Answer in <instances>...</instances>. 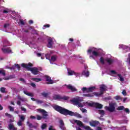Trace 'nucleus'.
Instances as JSON below:
<instances>
[{
	"mask_svg": "<svg viewBox=\"0 0 130 130\" xmlns=\"http://www.w3.org/2000/svg\"><path fill=\"white\" fill-rule=\"evenodd\" d=\"M53 108L54 109V110L57 111V112H59V113H60V114H63V115H65L66 116L70 115V116H76L78 118H82V116L81 114L77 112H74L72 111H70L58 105L54 106Z\"/></svg>",
	"mask_w": 130,
	"mask_h": 130,
	"instance_id": "1",
	"label": "nucleus"
},
{
	"mask_svg": "<svg viewBox=\"0 0 130 130\" xmlns=\"http://www.w3.org/2000/svg\"><path fill=\"white\" fill-rule=\"evenodd\" d=\"M22 68H24V69H26L27 71H30L31 72L33 75H38V73H39V71H38V69L37 68H31L33 67V64L31 62H29L27 64L25 63H22L21 64Z\"/></svg>",
	"mask_w": 130,
	"mask_h": 130,
	"instance_id": "2",
	"label": "nucleus"
},
{
	"mask_svg": "<svg viewBox=\"0 0 130 130\" xmlns=\"http://www.w3.org/2000/svg\"><path fill=\"white\" fill-rule=\"evenodd\" d=\"M115 106H116V103H111L109 104V107H105V109L109 112H114L115 111Z\"/></svg>",
	"mask_w": 130,
	"mask_h": 130,
	"instance_id": "3",
	"label": "nucleus"
},
{
	"mask_svg": "<svg viewBox=\"0 0 130 130\" xmlns=\"http://www.w3.org/2000/svg\"><path fill=\"white\" fill-rule=\"evenodd\" d=\"M82 101H83L82 99H80V98H78V99H75L71 100V102H73V103H75L76 105H78V107H84V105L81 104Z\"/></svg>",
	"mask_w": 130,
	"mask_h": 130,
	"instance_id": "4",
	"label": "nucleus"
},
{
	"mask_svg": "<svg viewBox=\"0 0 130 130\" xmlns=\"http://www.w3.org/2000/svg\"><path fill=\"white\" fill-rule=\"evenodd\" d=\"M74 122H75V123H77V125H79V126H83L84 128L86 130H93V129L91 128V127L89 126H84L83 122H82V121L80 120H75L74 121Z\"/></svg>",
	"mask_w": 130,
	"mask_h": 130,
	"instance_id": "5",
	"label": "nucleus"
},
{
	"mask_svg": "<svg viewBox=\"0 0 130 130\" xmlns=\"http://www.w3.org/2000/svg\"><path fill=\"white\" fill-rule=\"evenodd\" d=\"M88 106H90V107H95V108H98L99 109H102V108H103V105L98 103H89L88 104Z\"/></svg>",
	"mask_w": 130,
	"mask_h": 130,
	"instance_id": "6",
	"label": "nucleus"
},
{
	"mask_svg": "<svg viewBox=\"0 0 130 130\" xmlns=\"http://www.w3.org/2000/svg\"><path fill=\"white\" fill-rule=\"evenodd\" d=\"M53 99L54 100H69V97L67 96H62L59 94H55L53 96Z\"/></svg>",
	"mask_w": 130,
	"mask_h": 130,
	"instance_id": "7",
	"label": "nucleus"
},
{
	"mask_svg": "<svg viewBox=\"0 0 130 130\" xmlns=\"http://www.w3.org/2000/svg\"><path fill=\"white\" fill-rule=\"evenodd\" d=\"M38 111L41 112V114L42 115V117H43V119H47L48 113L46 111L42 109H39Z\"/></svg>",
	"mask_w": 130,
	"mask_h": 130,
	"instance_id": "8",
	"label": "nucleus"
},
{
	"mask_svg": "<svg viewBox=\"0 0 130 130\" xmlns=\"http://www.w3.org/2000/svg\"><path fill=\"white\" fill-rule=\"evenodd\" d=\"M68 73L69 76H73V75H74V76L76 77H79L80 75L79 73H77L74 71L71 70V69H68Z\"/></svg>",
	"mask_w": 130,
	"mask_h": 130,
	"instance_id": "9",
	"label": "nucleus"
},
{
	"mask_svg": "<svg viewBox=\"0 0 130 130\" xmlns=\"http://www.w3.org/2000/svg\"><path fill=\"white\" fill-rule=\"evenodd\" d=\"M67 88L69 90H71V92H77L78 89L75 86H73L71 84H69L67 85Z\"/></svg>",
	"mask_w": 130,
	"mask_h": 130,
	"instance_id": "10",
	"label": "nucleus"
},
{
	"mask_svg": "<svg viewBox=\"0 0 130 130\" xmlns=\"http://www.w3.org/2000/svg\"><path fill=\"white\" fill-rule=\"evenodd\" d=\"M107 87L106 85L104 84H102L100 86V92L101 94H104V92L106 91H107Z\"/></svg>",
	"mask_w": 130,
	"mask_h": 130,
	"instance_id": "11",
	"label": "nucleus"
},
{
	"mask_svg": "<svg viewBox=\"0 0 130 130\" xmlns=\"http://www.w3.org/2000/svg\"><path fill=\"white\" fill-rule=\"evenodd\" d=\"M26 124L27 126L29 127L30 128H37L38 127V123H36V125H33V124L30 123L29 121L26 122Z\"/></svg>",
	"mask_w": 130,
	"mask_h": 130,
	"instance_id": "12",
	"label": "nucleus"
},
{
	"mask_svg": "<svg viewBox=\"0 0 130 130\" xmlns=\"http://www.w3.org/2000/svg\"><path fill=\"white\" fill-rule=\"evenodd\" d=\"M45 78L46 79V82H47V84H48V85L53 84V80L51 79V78H50V77L47 75H45Z\"/></svg>",
	"mask_w": 130,
	"mask_h": 130,
	"instance_id": "13",
	"label": "nucleus"
},
{
	"mask_svg": "<svg viewBox=\"0 0 130 130\" xmlns=\"http://www.w3.org/2000/svg\"><path fill=\"white\" fill-rule=\"evenodd\" d=\"M52 44H53V42L52 41V39L50 38L48 40L47 46L49 48H52Z\"/></svg>",
	"mask_w": 130,
	"mask_h": 130,
	"instance_id": "14",
	"label": "nucleus"
},
{
	"mask_svg": "<svg viewBox=\"0 0 130 130\" xmlns=\"http://www.w3.org/2000/svg\"><path fill=\"white\" fill-rule=\"evenodd\" d=\"M8 126V129L9 130H18V128L15 127L13 124L10 123L9 124Z\"/></svg>",
	"mask_w": 130,
	"mask_h": 130,
	"instance_id": "15",
	"label": "nucleus"
},
{
	"mask_svg": "<svg viewBox=\"0 0 130 130\" xmlns=\"http://www.w3.org/2000/svg\"><path fill=\"white\" fill-rule=\"evenodd\" d=\"M2 50L3 52V53H10V52H12V50L10 49V48H2Z\"/></svg>",
	"mask_w": 130,
	"mask_h": 130,
	"instance_id": "16",
	"label": "nucleus"
},
{
	"mask_svg": "<svg viewBox=\"0 0 130 130\" xmlns=\"http://www.w3.org/2000/svg\"><path fill=\"white\" fill-rule=\"evenodd\" d=\"M59 123L60 124L59 127L61 128V129H63V127H64V123L63 122V120H60L59 121Z\"/></svg>",
	"mask_w": 130,
	"mask_h": 130,
	"instance_id": "17",
	"label": "nucleus"
},
{
	"mask_svg": "<svg viewBox=\"0 0 130 130\" xmlns=\"http://www.w3.org/2000/svg\"><path fill=\"white\" fill-rule=\"evenodd\" d=\"M95 89H96V87H95V86L89 87L87 89V92L91 93V92H93V91H94Z\"/></svg>",
	"mask_w": 130,
	"mask_h": 130,
	"instance_id": "18",
	"label": "nucleus"
},
{
	"mask_svg": "<svg viewBox=\"0 0 130 130\" xmlns=\"http://www.w3.org/2000/svg\"><path fill=\"white\" fill-rule=\"evenodd\" d=\"M24 94L25 95H27V96H29V97H34V94L32 93L28 92V91H23Z\"/></svg>",
	"mask_w": 130,
	"mask_h": 130,
	"instance_id": "19",
	"label": "nucleus"
},
{
	"mask_svg": "<svg viewBox=\"0 0 130 130\" xmlns=\"http://www.w3.org/2000/svg\"><path fill=\"white\" fill-rule=\"evenodd\" d=\"M98 123H99V121H92V122H91L90 123V125L91 126H96L97 125V124H98Z\"/></svg>",
	"mask_w": 130,
	"mask_h": 130,
	"instance_id": "20",
	"label": "nucleus"
},
{
	"mask_svg": "<svg viewBox=\"0 0 130 130\" xmlns=\"http://www.w3.org/2000/svg\"><path fill=\"white\" fill-rule=\"evenodd\" d=\"M84 97H94V93H85L83 94Z\"/></svg>",
	"mask_w": 130,
	"mask_h": 130,
	"instance_id": "21",
	"label": "nucleus"
},
{
	"mask_svg": "<svg viewBox=\"0 0 130 130\" xmlns=\"http://www.w3.org/2000/svg\"><path fill=\"white\" fill-rule=\"evenodd\" d=\"M82 74L83 76H85V77H89V71H83Z\"/></svg>",
	"mask_w": 130,
	"mask_h": 130,
	"instance_id": "22",
	"label": "nucleus"
},
{
	"mask_svg": "<svg viewBox=\"0 0 130 130\" xmlns=\"http://www.w3.org/2000/svg\"><path fill=\"white\" fill-rule=\"evenodd\" d=\"M56 58H57V56L56 55H53L51 57L50 61H55V60H56Z\"/></svg>",
	"mask_w": 130,
	"mask_h": 130,
	"instance_id": "23",
	"label": "nucleus"
},
{
	"mask_svg": "<svg viewBox=\"0 0 130 130\" xmlns=\"http://www.w3.org/2000/svg\"><path fill=\"white\" fill-rule=\"evenodd\" d=\"M32 81H34V82H37V83H38V82H41L42 81V79L41 78H31Z\"/></svg>",
	"mask_w": 130,
	"mask_h": 130,
	"instance_id": "24",
	"label": "nucleus"
},
{
	"mask_svg": "<svg viewBox=\"0 0 130 130\" xmlns=\"http://www.w3.org/2000/svg\"><path fill=\"white\" fill-rule=\"evenodd\" d=\"M14 78H15V76L11 75L10 76H8V77L4 78V79L6 81H8V80H10V79H14Z\"/></svg>",
	"mask_w": 130,
	"mask_h": 130,
	"instance_id": "25",
	"label": "nucleus"
},
{
	"mask_svg": "<svg viewBox=\"0 0 130 130\" xmlns=\"http://www.w3.org/2000/svg\"><path fill=\"white\" fill-rule=\"evenodd\" d=\"M99 113L101 114L102 116H103L105 114V112L103 110H99Z\"/></svg>",
	"mask_w": 130,
	"mask_h": 130,
	"instance_id": "26",
	"label": "nucleus"
},
{
	"mask_svg": "<svg viewBox=\"0 0 130 130\" xmlns=\"http://www.w3.org/2000/svg\"><path fill=\"white\" fill-rule=\"evenodd\" d=\"M92 55H94V56H99V53H98V52L96 51H93L92 52Z\"/></svg>",
	"mask_w": 130,
	"mask_h": 130,
	"instance_id": "27",
	"label": "nucleus"
},
{
	"mask_svg": "<svg viewBox=\"0 0 130 130\" xmlns=\"http://www.w3.org/2000/svg\"><path fill=\"white\" fill-rule=\"evenodd\" d=\"M7 69H9V70H11V71H15L16 70V67L15 64H14V66H13L12 67H8Z\"/></svg>",
	"mask_w": 130,
	"mask_h": 130,
	"instance_id": "28",
	"label": "nucleus"
},
{
	"mask_svg": "<svg viewBox=\"0 0 130 130\" xmlns=\"http://www.w3.org/2000/svg\"><path fill=\"white\" fill-rule=\"evenodd\" d=\"M106 60L109 64H112V62H113L112 59H106Z\"/></svg>",
	"mask_w": 130,
	"mask_h": 130,
	"instance_id": "29",
	"label": "nucleus"
},
{
	"mask_svg": "<svg viewBox=\"0 0 130 130\" xmlns=\"http://www.w3.org/2000/svg\"><path fill=\"white\" fill-rule=\"evenodd\" d=\"M118 77H119V79H120V82H124V79L122 77H121V74H117Z\"/></svg>",
	"mask_w": 130,
	"mask_h": 130,
	"instance_id": "30",
	"label": "nucleus"
},
{
	"mask_svg": "<svg viewBox=\"0 0 130 130\" xmlns=\"http://www.w3.org/2000/svg\"><path fill=\"white\" fill-rule=\"evenodd\" d=\"M36 116L37 120H41L42 119H43V117L39 115H37Z\"/></svg>",
	"mask_w": 130,
	"mask_h": 130,
	"instance_id": "31",
	"label": "nucleus"
},
{
	"mask_svg": "<svg viewBox=\"0 0 130 130\" xmlns=\"http://www.w3.org/2000/svg\"><path fill=\"white\" fill-rule=\"evenodd\" d=\"M100 61L102 64H105V62H104V59L103 58V57H101L100 58Z\"/></svg>",
	"mask_w": 130,
	"mask_h": 130,
	"instance_id": "32",
	"label": "nucleus"
},
{
	"mask_svg": "<svg viewBox=\"0 0 130 130\" xmlns=\"http://www.w3.org/2000/svg\"><path fill=\"white\" fill-rule=\"evenodd\" d=\"M0 91L2 93H6V88L5 87H1L0 88Z\"/></svg>",
	"mask_w": 130,
	"mask_h": 130,
	"instance_id": "33",
	"label": "nucleus"
},
{
	"mask_svg": "<svg viewBox=\"0 0 130 130\" xmlns=\"http://www.w3.org/2000/svg\"><path fill=\"white\" fill-rule=\"evenodd\" d=\"M0 75L6 76V71L5 70H0Z\"/></svg>",
	"mask_w": 130,
	"mask_h": 130,
	"instance_id": "34",
	"label": "nucleus"
},
{
	"mask_svg": "<svg viewBox=\"0 0 130 130\" xmlns=\"http://www.w3.org/2000/svg\"><path fill=\"white\" fill-rule=\"evenodd\" d=\"M47 126V125H46V124L43 123L41 125V128H42V129H45V128H46Z\"/></svg>",
	"mask_w": 130,
	"mask_h": 130,
	"instance_id": "35",
	"label": "nucleus"
},
{
	"mask_svg": "<svg viewBox=\"0 0 130 130\" xmlns=\"http://www.w3.org/2000/svg\"><path fill=\"white\" fill-rule=\"evenodd\" d=\"M45 57L46 59H48V60H50V54H46L45 55Z\"/></svg>",
	"mask_w": 130,
	"mask_h": 130,
	"instance_id": "36",
	"label": "nucleus"
},
{
	"mask_svg": "<svg viewBox=\"0 0 130 130\" xmlns=\"http://www.w3.org/2000/svg\"><path fill=\"white\" fill-rule=\"evenodd\" d=\"M36 103H37V104H42V103H44V102L43 101L39 100H37Z\"/></svg>",
	"mask_w": 130,
	"mask_h": 130,
	"instance_id": "37",
	"label": "nucleus"
},
{
	"mask_svg": "<svg viewBox=\"0 0 130 130\" xmlns=\"http://www.w3.org/2000/svg\"><path fill=\"white\" fill-rule=\"evenodd\" d=\"M124 109V107L123 106H119L117 108V110L120 111V110H123Z\"/></svg>",
	"mask_w": 130,
	"mask_h": 130,
	"instance_id": "38",
	"label": "nucleus"
},
{
	"mask_svg": "<svg viewBox=\"0 0 130 130\" xmlns=\"http://www.w3.org/2000/svg\"><path fill=\"white\" fill-rule=\"evenodd\" d=\"M41 95L42 96H43V97H44L45 98H46V97H47V96H48V94L47 93H45V92L42 93Z\"/></svg>",
	"mask_w": 130,
	"mask_h": 130,
	"instance_id": "39",
	"label": "nucleus"
},
{
	"mask_svg": "<svg viewBox=\"0 0 130 130\" xmlns=\"http://www.w3.org/2000/svg\"><path fill=\"white\" fill-rule=\"evenodd\" d=\"M114 99L116 100H121V98L119 95H116L114 97Z\"/></svg>",
	"mask_w": 130,
	"mask_h": 130,
	"instance_id": "40",
	"label": "nucleus"
},
{
	"mask_svg": "<svg viewBox=\"0 0 130 130\" xmlns=\"http://www.w3.org/2000/svg\"><path fill=\"white\" fill-rule=\"evenodd\" d=\"M31 34H33L34 35H35V34H36V35H38V32H37V31H36V30L33 29V30H32Z\"/></svg>",
	"mask_w": 130,
	"mask_h": 130,
	"instance_id": "41",
	"label": "nucleus"
},
{
	"mask_svg": "<svg viewBox=\"0 0 130 130\" xmlns=\"http://www.w3.org/2000/svg\"><path fill=\"white\" fill-rule=\"evenodd\" d=\"M92 94H93V95H95V96H101V95H103V94H101V91H100V93L94 92V93H92Z\"/></svg>",
	"mask_w": 130,
	"mask_h": 130,
	"instance_id": "42",
	"label": "nucleus"
},
{
	"mask_svg": "<svg viewBox=\"0 0 130 130\" xmlns=\"http://www.w3.org/2000/svg\"><path fill=\"white\" fill-rule=\"evenodd\" d=\"M15 67H16V68H17L18 71H20V70H21V67L20 66V65L19 64L15 63Z\"/></svg>",
	"mask_w": 130,
	"mask_h": 130,
	"instance_id": "43",
	"label": "nucleus"
},
{
	"mask_svg": "<svg viewBox=\"0 0 130 130\" xmlns=\"http://www.w3.org/2000/svg\"><path fill=\"white\" fill-rule=\"evenodd\" d=\"M5 115L6 116H8V117H9V118H12V117H13V115L8 113H6Z\"/></svg>",
	"mask_w": 130,
	"mask_h": 130,
	"instance_id": "44",
	"label": "nucleus"
},
{
	"mask_svg": "<svg viewBox=\"0 0 130 130\" xmlns=\"http://www.w3.org/2000/svg\"><path fill=\"white\" fill-rule=\"evenodd\" d=\"M24 120H25V116L24 115L20 116V121H24Z\"/></svg>",
	"mask_w": 130,
	"mask_h": 130,
	"instance_id": "45",
	"label": "nucleus"
},
{
	"mask_svg": "<svg viewBox=\"0 0 130 130\" xmlns=\"http://www.w3.org/2000/svg\"><path fill=\"white\" fill-rule=\"evenodd\" d=\"M17 124L19 126H22V125H23V123H22V121L19 120L18 122H17Z\"/></svg>",
	"mask_w": 130,
	"mask_h": 130,
	"instance_id": "46",
	"label": "nucleus"
},
{
	"mask_svg": "<svg viewBox=\"0 0 130 130\" xmlns=\"http://www.w3.org/2000/svg\"><path fill=\"white\" fill-rule=\"evenodd\" d=\"M8 108L10 110V111H14V107L11 106H9L8 107Z\"/></svg>",
	"mask_w": 130,
	"mask_h": 130,
	"instance_id": "47",
	"label": "nucleus"
},
{
	"mask_svg": "<svg viewBox=\"0 0 130 130\" xmlns=\"http://www.w3.org/2000/svg\"><path fill=\"white\" fill-rule=\"evenodd\" d=\"M111 74H113V75H117V73L115 72L114 70H111L110 71Z\"/></svg>",
	"mask_w": 130,
	"mask_h": 130,
	"instance_id": "48",
	"label": "nucleus"
},
{
	"mask_svg": "<svg viewBox=\"0 0 130 130\" xmlns=\"http://www.w3.org/2000/svg\"><path fill=\"white\" fill-rule=\"evenodd\" d=\"M124 111H125L126 113H129V109H128V108H125Z\"/></svg>",
	"mask_w": 130,
	"mask_h": 130,
	"instance_id": "49",
	"label": "nucleus"
},
{
	"mask_svg": "<svg viewBox=\"0 0 130 130\" xmlns=\"http://www.w3.org/2000/svg\"><path fill=\"white\" fill-rule=\"evenodd\" d=\"M81 111L83 112V113H85V112H87V110L84 108L80 109Z\"/></svg>",
	"mask_w": 130,
	"mask_h": 130,
	"instance_id": "50",
	"label": "nucleus"
},
{
	"mask_svg": "<svg viewBox=\"0 0 130 130\" xmlns=\"http://www.w3.org/2000/svg\"><path fill=\"white\" fill-rule=\"evenodd\" d=\"M122 94L124 95V96H126V91H125V90H123L122 92Z\"/></svg>",
	"mask_w": 130,
	"mask_h": 130,
	"instance_id": "51",
	"label": "nucleus"
},
{
	"mask_svg": "<svg viewBox=\"0 0 130 130\" xmlns=\"http://www.w3.org/2000/svg\"><path fill=\"white\" fill-rule=\"evenodd\" d=\"M83 93L84 92H85V91L87 92V90H88V88H86V87H83L82 89Z\"/></svg>",
	"mask_w": 130,
	"mask_h": 130,
	"instance_id": "52",
	"label": "nucleus"
},
{
	"mask_svg": "<svg viewBox=\"0 0 130 130\" xmlns=\"http://www.w3.org/2000/svg\"><path fill=\"white\" fill-rule=\"evenodd\" d=\"M30 86H31V87H33V88H35V87H36V84H35V83H31L30 84Z\"/></svg>",
	"mask_w": 130,
	"mask_h": 130,
	"instance_id": "53",
	"label": "nucleus"
},
{
	"mask_svg": "<svg viewBox=\"0 0 130 130\" xmlns=\"http://www.w3.org/2000/svg\"><path fill=\"white\" fill-rule=\"evenodd\" d=\"M21 109L22 111H24V112H26V111H27V110L26 109V108H25L24 107H21Z\"/></svg>",
	"mask_w": 130,
	"mask_h": 130,
	"instance_id": "54",
	"label": "nucleus"
},
{
	"mask_svg": "<svg viewBox=\"0 0 130 130\" xmlns=\"http://www.w3.org/2000/svg\"><path fill=\"white\" fill-rule=\"evenodd\" d=\"M30 119H36V117H35L33 115H31V116H30Z\"/></svg>",
	"mask_w": 130,
	"mask_h": 130,
	"instance_id": "55",
	"label": "nucleus"
},
{
	"mask_svg": "<svg viewBox=\"0 0 130 130\" xmlns=\"http://www.w3.org/2000/svg\"><path fill=\"white\" fill-rule=\"evenodd\" d=\"M20 22L21 25H25V22H24V21L23 20H20Z\"/></svg>",
	"mask_w": 130,
	"mask_h": 130,
	"instance_id": "56",
	"label": "nucleus"
},
{
	"mask_svg": "<svg viewBox=\"0 0 130 130\" xmlns=\"http://www.w3.org/2000/svg\"><path fill=\"white\" fill-rule=\"evenodd\" d=\"M44 27H45V28H49V27H50V24H46L44 25Z\"/></svg>",
	"mask_w": 130,
	"mask_h": 130,
	"instance_id": "57",
	"label": "nucleus"
},
{
	"mask_svg": "<svg viewBox=\"0 0 130 130\" xmlns=\"http://www.w3.org/2000/svg\"><path fill=\"white\" fill-rule=\"evenodd\" d=\"M87 53H89V54L91 53H92V49H88L87 50Z\"/></svg>",
	"mask_w": 130,
	"mask_h": 130,
	"instance_id": "58",
	"label": "nucleus"
},
{
	"mask_svg": "<svg viewBox=\"0 0 130 130\" xmlns=\"http://www.w3.org/2000/svg\"><path fill=\"white\" fill-rule=\"evenodd\" d=\"M8 99H9V95H7V96H5L4 97V100H8Z\"/></svg>",
	"mask_w": 130,
	"mask_h": 130,
	"instance_id": "59",
	"label": "nucleus"
},
{
	"mask_svg": "<svg viewBox=\"0 0 130 130\" xmlns=\"http://www.w3.org/2000/svg\"><path fill=\"white\" fill-rule=\"evenodd\" d=\"M17 105L21 106V102L20 101H18L17 103Z\"/></svg>",
	"mask_w": 130,
	"mask_h": 130,
	"instance_id": "60",
	"label": "nucleus"
},
{
	"mask_svg": "<svg viewBox=\"0 0 130 130\" xmlns=\"http://www.w3.org/2000/svg\"><path fill=\"white\" fill-rule=\"evenodd\" d=\"M12 89L13 90V91H15V92H17V91H18L17 90V88H16V87H13V88H12Z\"/></svg>",
	"mask_w": 130,
	"mask_h": 130,
	"instance_id": "61",
	"label": "nucleus"
},
{
	"mask_svg": "<svg viewBox=\"0 0 130 130\" xmlns=\"http://www.w3.org/2000/svg\"><path fill=\"white\" fill-rule=\"evenodd\" d=\"M96 130H102V128L100 126H98L96 128Z\"/></svg>",
	"mask_w": 130,
	"mask_h": 130,
	"instance_id": "62",
	"label": "nucleus"
},
{
	"mask_svg": "<svg viewBox=\"0 0 130 130\" xmlns=\"http://www.w3.org/2000/svg\"><path fill=\"white\" fill-rule=\"evenodd\" d=\"M31 100H32V101H36V100H36V99H35L34 98H31Z\"/></svg>",
	"mask_w": 130,
	"mask_h": 130,
	"instance_id": "63",
	"label": "nucleus"
},
{
	"mask_svg": "<svg viewBox=\"0 0 130 130\" xmlns=\"http://www.w3.org/2000/svg\"><path fill=\"white\" fill-rule=\"evenodd\" d=\"M29 24H33V20H29Z\"/></svg>",
	"mask_w": 130,
	"mask_h": 130,
	"instance_id": "64",
	"label": "nucleus"
}]
</instances>
